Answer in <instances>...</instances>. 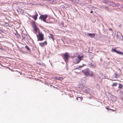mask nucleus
<instances>
[{"label": "nucleus", "mask_w": 123, "mask_h": 123, "mask_svg": "<svg viewBox=\"0 0 123 123\" xmlns=\"http://www.w3.org/2000/svg\"><path fill=\"white\" fill-rule=\"evenodd\" d=\"M47 17L48 16L46 15H41L40 16L39 18L41 20L45 22L46 19Z\"/></svg>", "instance_id": "3"}, {"label": "nucleus", "mask_w": 123, "mask_h": 123, "mask_svg": "<svg viewBox=\"0 0 123 123\" xmlns=\"http://www.w3.org/2000/svg\"><path fill=\"white\" fill-rule=\"evenodd\" d=\"M49 37L51 38H52L53 40H54V39L53 38V36L52 35L50 34Z\"/></svg>", "instance_id": "21"}, {"label": "nucleus", "mask_w": 123, "mask_h": 123, "mask_svg": "<svg viewBox=\"0 0 123 123\" xmlns=\"http://www.w3.org/2000/svg\"><path fill=\"white\" fill-rule=\"evenodd\" d=\"M109 30H112V29L111 28H109Z\"/></svg>", "instance_id": "26"}, {"label": "nucleus", "mask_w": 123, "mask_h": 123, "mask_svg": "<svg viewBox=\"0 0 123 123\" xmlns=\"http://www.w3.org/2000/svg\"><path fill=\"white\" fill-rule=\"evenodd\" d=\"M47 44V42H44L43 43H39L40 45L41 46H43L44 45H46Z\"/></svg>", "instance_id": "10"}, {"label": "nucleus", "mask_w": 123, "mask_h": 123, "mask_svg": "<svg viewBox=\"0 0 123 123\" xmlns=\"http://www.w3.org/2000/svg\"><path fill=\"white\" fill-rule=\"evenodd\" d=\"M88 66L91 67H94L96 66L93 63L90 62H89L88 63Z\"/></svg>", "instance_id": "7"}, {"label": "nucleus", "mask_w": 123, "mask_h": 123, "mask_svg": "<svg viewBox=\"0 0 123 123\" xmlns=\"http://www.w3.org/2000/svg\"><path fill=\"white\" fill-rule=\"evenodd\" d=\"M112 51L115 52L117 53H119V54H123V53L121 52H120L119 51H118L117 50H116L115 49H112Z\"/></svg>", "instance_id": "12"}, {"label": "nucleus", "mask_w": 123, "mask_h": 123, "mask_svg": "<svg viewBox=\"0 0 123 123\" xmlns=\"http://www.w3.org/2000/svg\"><path fill=\"white\" fill-rule=\"evenodd\" d=\"M86 35H88L90 36L91 37H93L95 36V34H91L89 33H87L86 34Z\"/></svg>", "instance_id": "8"}, {"label": "nucleus", "mask_w": 123, "mask_h": 123, "mask_svg": "<svg viewBox=\"0 0 123 123\" xmlns=\"http://www.w3.org/2000/svg\"><path fill=\"white\" fill-rule=\"evenodd\" d=\"M117 85V83H113L112 85V86H116Z\"/></svg>", "instance_id": "17"}, {"label": "nucleus", "mask_w": 123, "mask_h": 123, "mask_svg": "<svg viewBox=\"0 0 123 123\" xmlns=\"http://www.w3.org/2000/svg\"><path fill=\"white\" fill-rule=\"evenodd\" d=\"M123 85L121 84H119V86H118V88H121L122 87Z\"/></svg>", "instance_id": "20"}, {"label": "nucleus", "mask_w": 123, "mask_h": 123, "mask_svg": "<svg viewBox=\"0 0 123 123\" xmlns=\"http://www.w3.org/2000/svg\"><path fill=\"white\" fill-rule=\"evenodd\" d=\"M82 71L84 74L86 76H92L93 74L92 72L88 68L82 70Z\"/></svg>", "instance_id": "2"}, {"label": "nucleus", "mask_w": 123, "mask_h": 123, "mask_svg": "<svg viewBox=\"0 0 123 123\" xmlns=\"http://www.w3.org/2000/svg\"><path fill=\"white\" fill-rule=\"evenodd\" d=\"M38 16V14L36 12H35V15H33L32 17L35 20H36L37 19V17Z\"/></svg>", "instance_id": "6"}, {"label": "nucleus", "mask_w": 123, "mask_h": 123, "mask_svg": "<svg viewBox=\"0 0 123 123\" xmlns=\"http://www.w3.org/2000/svg\"><path fill=\"white\" fill-rule=\"evenodd\" d=\"M115 77L116 78H118L120 76V74H119V75H117L116 73L115 74Z\"/></svg>", "instance_id": "16"}, {"label": "nucleus", "mask_w": 123, "mask_h": 123, "mask_svg": "<svg viewBox=\"0 0 123 123\" xmlns=\"http://www.w3.org/2000/svg\"><path fill=\"white\" fill-rule=\"evenodd\" d=\"M1 31V30L0 29V32Z\"/></svg>", "instance_id": "28"}, {"label": "nucleus", "mask_w": 123, "mask_h": 123, "mask_svg": "<svg viewBox=\"0 0 123 123\" xmlns=\"http://www.w3.org/2000/svg\"><path fill=\"white\" fill-rule=\"evenodd\" d=\"M84 64H83L82 66H79V67H78V68H75V69H78L79 68H80L81 67H83L84 66Z\"/></svg>", "instance_id": "18"}, {"label": "nucleus", "mask_w": 123, "mask_h": 123, "mask_svg": "<svg viewBox=\"0 0 123 123\" xmlns=\"http://www.w3.org/2000/svg\"><path fill=\"white\" fill-rule=\"evenodd\" d=\"M87 80V78L86 77H84L81 79V82L82 83L85 84Z\"/></svg>", "instance_id": "5"}, {"label": "nucleus", "mask_w": 123, "mask_h": 123, "mask_svg": "<svg viewBox=\"0 0 123 123\" xmlns=\"http://www.w3.org/2000/svg\"><path fill=\"white\" fill-rule=\"evenodd\" d=\"M32 25L34 29V32L36 34L37 32L38 33V35L37 36L38 38V41H42L43 39V35L39 31V29L37 28L35 22H33Z\"/></svg>", "instance_id": "1"}, {"label": "nucleus", "mask_w": 123, "mask_h": 123, "mask_svg": "<svg viewBox=\"0 0 123 123\" xmlns=\"http://www.w3.org/2000/svg\"><path fill=\"white\" fill-rule=\"evenodd\" d=\"M80 62V60L78 58V57L77 58L75 59L74 61V63H78Z\"/></svg>", "instance_id": "9"}, {"label": "nucleus", "mask_w": 123, "mask_h": 123, "mask_svg": "<svg viewBox=\"0 0 123 123\" xmlns=\"http://www.w3.org/2000/svg\"><path fill=\"white\" fill-rule=\"evenodd\" d=\"M15 34L16 35V36L18 37L19 38H20V35L18 34V33L17 31H16V32L15 33Z\"/></svg>", "instance_id": "13"}, {"label": "nucleus", "mask_w": 123, "mask_h": 123, "mask_svg": "<svg viewBox=\"0 0 123 123\" xmlns=\"http://www.w3.org/2000/svg\"><path fill=\"white\" fill-rule=\"evenodd\" d=\"M62 40L63 42L64 43V40H65V38H62L61 39Z\"/></svg>", "instance_id": "25"}, {"label": "nucleus", "mask_w": 123, "mask_h": 123, "mask_svg": "<svg viewBox=\"0 0 123 123\" xmlns=\"http://www.w3.org/2000/svg\"><path fill=\"white\" fill-rule=\"evenodd\" d=\"M63 55L64 56L65 59V61L66 62L67 61L69 58V55H68V54L67 53H66L64 54Z\"/></svg>", "instance_id": "4"}, {"label": "nucleus", "mask_w": 123, "mask_h": 123, "mask_svg": "<svg viewBox=\"0 0 123 123\" xmlns=\"http://www.w3.org/2000/svg\"><path fill=\"white\" fill-rule=\"evenodd\" d=\"M63 78L62 77H59L58 79V80H63Z\"/></svg>", "instance_id": "22"}, {"label": "nucleus", "mask_w": 123, "mask_h": 123, "mask_svg": "<svg viewBox=\"0 0 123 123\" xmlns=\"http://www.w3.org/2000/svg\"><path fill=\"white\" fill-rule=\"evenodd\" d=\"M81 88H82V89H84L83 90L84 91V90H85L86 91H87V89L86 88V89H85V86H82L81 87Z\"/></svg>", "instance_id": "19"}, {"label": "nucleus", "mask_w": 123, "mask_h": 123, "mask_svg": "<svg viewBox=\"0 0 123 123\" xmlns=\"http://www.w3.org/2000/svg\"><path fill=\"white\" fill-rule=\"evenodd\" d=\"M107 7H106V8H107Z\"/></svg>", "instance_id": "29"}, {"label": "nucleus", "mask_w": 123, "mask_h": 123, "mask_svg": "<svg viewBox=\"0 0 123 123\" xmlns=\"http://www.w3.org/2000/svg\"><path fill=\"white\" fill-rule=\"evenodd\" d=\"M92 12H92V11H91L90 12V13H91Z\"/></svg>", "instance_id": "27"}, {"label": "nucleus", "mask_w": 123, "mask_h": 123, "mask_svg": "<svg viewBox=\"0 0 123 123\" xmlns=\"http://www.w3.org/2000/svg\"><path fill=\"white\" fill-rule=\"evenodd\" d=\"M78 58L80 60V61L83 59L84 56H80V55H78L77 56Z\"/></svg>", "instance_id": "11"}, {"label": "nucleus", "mask_w": 123, "mask_h": 123, "mask_svg": "<svg viewBox=\"0 0 123 123\" xmlns=\"http://www.w3.org/2000/svg\"><path fill=\"white\" fill-rule=\"evenodd\" d=\"M113 101H116L117 100V98L115 96H114L111 99Z\"/></svg>", "instance_id": "14"}, {"label": "nucleus", "mask_w": 123, "mask_h": 123, "mask_svg": "<svg viewBox=\"0 0 123 123\" xmlns=\"http://www.w3.org/2000/svg\"><path fill=\"white\" fill-rule=\"evenodd\" d=\"M97 88L99 89L100 88L99 85L98 84H97Z\"/></svg>", "instance_id": "24"}, {"label": "nucleus", "mask_w": 123, "mask_h": 123, "mask_svg": "<svg viewBox=\"0 0 123 123\" xmlns=\"http://www.w3.org/2000/svg\"><path fill=\"white\" fill-rule=\"evenodd\" d=\"M25 48L27 49V51L30 52V49L28 46H25Z\"/></svg>", "instance_id": "15"}, {"label": "nucleus", "mask_w": 123, "mask_h": 123, "mask_svg": "<svg viewBox=\"0 0 123 123\" xmlns=\"http://www.w3.org/2000/svg\"><path fill=\"white\" fill-rule=\"evenodd\" d=\"M78 98H80V100H82L81 98L79 97H78L77 98H76L77 100H78Z\"/></svg>", "instance_id": "23"}]
</instances>
